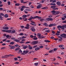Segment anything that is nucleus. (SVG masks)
Here are the masks:
<instances>
[{
  "label": "nucleus",
  "mask_w": 66,
  "mask_h": 66,
  "mask_svg": "<svg viewBox=\"0 0 66 66\" xmlns=\"http://www.w3.org/2000/svg\"><path fill=\"white\" fill-rule=\"evenodd\" d=\"M2 31V32H6L7 33H12V34H13V33H15V32H16V31L15 30H3Z\"/></svg>",
  "instance_id": "obj_1"
},
{
  "label": "nucleus",
  "mask_w": 66,
  "mask_h": 66,
  "mask_svg": "<svg viewBox=\"0 0 66 66\" xmlns=\"http://www.w3.org/2000/svg\"><path fill=\"white\" fill-rule=\"evenodd\" d=\"M52 14L54 15H56V14H59L60 13V11H55V10H53L52 11Z\"/></svg>",
  "instance_id": "obj_2"
},
{
  "label": "nucleus",
  "mask_w": 66,
  "mask_h": 66,
  "mask_svg": "<svg viewBox=\"0 0 66 66\" xmlns=\"http://www.w3.org/2000/svg\"><path fill=\"white\" fill-rule=\"evenodd\" d=\"M13 55L10 54L9 55H6L4 56H3L2 57L3 59H4V58H7V57H9V56H12Z\"/></svg>",
  "instance_id": "obj_3"
},
{
  "label": "nucleus",
  "mask_w": 66,
  "mask_h": 66,
  "mask_svg": "<svg viewBox=\"0 0 66 66\" xmlns=\"http://www.w3.org/2000/svg\"><path fill=\"white\" fill-rule=\"evenodd\" d=\"M60 36L63 38H66V34L65 33H63L62 34H60Z\"/></svg>",
  "instance_id": "obj_4"
},
{
  "label": "nucleus",
  "mask_w": 66,
  "mask_h": 66,
  "mask_svg": "<svg viewBox=\"0 0 66 66\" xmlns=\"http://www.w3.org/2000/svg\"><path fill=\"white\" fill-rule=\"evenodd\" d=\"M9 46L10 47V48L11 49H13L15 48V46H12V45L10 44L9 45Z\"/></svg>",
  "instance_id": "obj_5"
},
{
  "label": "nucleus",
  "mask_w": 66,
  "mask_h": 66,
  "mask_svg": "<svg viewBox=\"0 0 66 66\" xmlns=\"http://www.w3.org/2000/svg\"><path fill=\"white\" fill-rule=\"evenodd\" d=\"M29 8L28 7H26L25 6H22V8L21 9V11H23V8Z\"/></svg>",
  "instance_id": "obj_6"
},
{
  "label": "nucleus",
  "mask_w": 66,
  "mask_h": 66,
  "mask_svg": "<svg viewBox=\"0 0 66 66\" xmlns=\"http://www.w3.org/2000/svg\"><path fill=\"white\" fill-rule=\"evenodd\" d=\"M56 3L57 5L59 6H61V2L60 1H58L56 2Z\"/></svg>",
  "instance_id": "obj_7"
},
{
  "label": "nucleus",
  "mask_w": 66,
  "mask_h": 66,
  "mask_svg": "<svg viewBox=\"0 0 66 66\" xmlns=\"http://www.w3.org/2000/svg\"><path fill=\"white\" fill-rule=\"evenodd\" d=\"M56 26V24L54 23L53 24H50L48 27H52V26Z\"/></svg>",
  "instance_id": "obj_8"
},
{
  "label": "nucleus",
  "mask_w": 66,
  "mask_h": 66,
  "mask_svg": "<svg viewBox=\"0 0 66 66\" xmlns=\"http://www.w3.org/2000/svg\"><path fill=\"white\" fill-rule=\"evenodd\" d=\"M30 30L31 31H32V32H35V29L33 27H32L31 28H30Z\"/></svg>",
  "instance_id": "obj_9"
},
{
  "label": "nucleus",
  "mask_w": 66,
  "mask_h": 66,
  "mask_svg": "<svg viewBox=\"0 0 66 66\" xmlns=\"http://www.w3.org/2000/svg\"><path fill=\"white\" fill-rule=\"evenodd\" d=\"M38 43V42L37 41H34L32 42V43L33 45H35V44H36Z\"/></svg>",
  "instance_id": "obj_10"
},
{
  "label": "nucleus",
  "mask_w": 66,
  "mask_h": 66,
  "mask_svg": "<svg viewBox=\"0 0 66 66\" xmlns=\"http://www.w3.org/2000/svg\"><path fill=\"white\" fill-rule=\"evenodd\" d=\"M3 29L4 30H8L9 29V27H3Z\"/></svg>",
  "instance_id": "obj_11"
},
{
  "label": "nucleus",
  "mask_w": 66,
  "mask_h": 66,
  "mask_svg": "<svg viewBox=\"0 0 66 66\" xmlns=\"http://www.w3.org/2000/svg\"><path fill=\"white\" fill-rule=\"evenodd\" d=\"M26 18H22V19L24 21H27L28 19Z\"/></svg>",
  "instance_id": "obj_12"
},
{
  "label": "nucleus",
  "mask_w": 66,
  "mask_h": 66,
  "mask_svg": "<svg viewBox=\"0 0 66 66\" xmlns=\"http://www.w3.org/2000/svg\"><path fill=\"white\" fill-rule=\"evenodd\" d=\"M28 52H29V51H23V53H25L26 54H27V53H28Z\"/></svg>",
  "instance_id": "obj_13"
},
{
  "label": "nucleus",
  "mask_w": 66,
  "mask_h": 66,
  "mask_svg": "<svg viewBox=\"0 0 66 66\" xmlns=\"http://www.w3.org/2000/svg\"><path fill=\"white\" fill-rule=\"evenodd\" d=\"M41 6H42V5H39L37 6V9H39L41 8Z\"/></svg>",
  "instance_id": "obj_14"
},
{
  "label": "nucleus",
  "mask_w": 66,
  "mask_h": 66,
  "mask_svg": "<svg viewBox=\"0 0 66 66\" xmlns=\"http://www.w3.org/2000/svg\"><path fill=\"white\" fill-rule=\"evenodd\" d=\"M50 5H53V6H56V4L55 3H51Z\"/></svg>",
  "instance_id": "obj_15"
},
{
  "label": "nucleus",
  "mask_w": 66,
  "mask_h": 66,
  "mask_svg": "<svg viewBox=\"0 0 66 66\" xmlns=\"http://www.w3.org/2000/svg\"><path fill=\"white\" fill-rule=\"evenodd\" d=\"M28 48L30 50H32V47L30 46V45H28Z\"/></svg>",
  "instance_id": "obj_16"
},
{
  "label": "nucleus",
  "mask_w": 66,
  "mask_h": 66,
  "mask_svg": "<svg viewBox=\"0 0 66 66\" xmlns=\"http://www.w3.org/2000/svg\"><path fill=\"white\" fill-rule=\"evenodd\" d=\"M44 42L45 43H50V41L47 40H45Z\"/></svg>",
  "instance_id": "obj_17"
},
{
  "label": "nucleus",
  "mask_w": 66,
  "mask_h": 66,
  "mask_svg": "<svg viewBox=\"0 0 66 66\" xmlns=\"http://www.w3.org/2000/svg\"><path fill=\"white\" fill-rule=\"evenodd\" d=\"M45 38V36H43L42 37V36H40V37H38V38L39 39H42L43 38Z\"/></svg>",
  "instance_id": "obj_18"
},
{
  "label": "nucleus",
  "mask_w": 66,
  "mask_h": 66,
  "mask_svg": "<svg viewBox=\"0 0 66 66\" xmlns=\"http://www.w3.org/2000/svg\"><path fill=\"white\" fill-rule=\"evenodd\" d=\"M37 18H38V19H40V20L41 19V17H39V16H35V19Z\"/></svg>",
  "instance_id": "obj_19"
},
{
  "label": "nucleus",
  "mask_w": 66,
  "mask_h": 66,
  "mask_svg": "<svg viewBox=\"0 0 66 66\" xmlns=\"http://www.w3.org/2000/svg\"><path fill=\"white\" fill-rule=\"evenodd\" d=\"M43 25L45 26L46 27H48V25L47 24V23H45L43 24Z\"/></svg>",
  "instance_id": "obj_20"
},
{
  "label": "nucleus",
  "mask_w": 66,
  "mask_h": 66,
  "mask_svg": "<svg viewBox=\"0 0 66 66\" xmlns=\"http://www.w3.org/2000/svg\"><path fill=\"white\" fill-rule=\"evenodd\" d=\"M14 41L16 42H18V43H19V42H20V40L17 39H15L14 40Z\"/></svg>",
  "instance_id": "obj_21"
},
{
  "label": "nucleus",
  "mask_w": 66,
  "mask_h": 66,
  "mask_svg": "<svg viewBox=\"0 0 66 66\" xmlns=\"http://www.w3.org/2000/svg\"><path fill=\"white\" fill-rule=\"evenodd\" d=\"M54 52V51H53V50H51L49 51V53H52L53 52V53H54L53 52Z\"/></svg>",
  "instance_id": "obj_22"
},
{
  "label": "nucleus",
  "mask_w": 66,
  "mask_h": 66,
  "mask_svg": "<svg viewBox=\"0 0 66 66\" xmlns=\"http://www.w3.org/2000/svg\"><path fill=\"white\" fill-rule=\"evenodd\" d=\"M39 49H40V48L39 47H37L35 48V51H37V50H38Z\"/></svg>",
  "instance_id": "obj_23"
},
{
  "label": "nucleus",
  "mask_w": 66,
  "mask_h": 66,
  "mask_svg": "<svg viewBox=\"0 0 66 66\" xmlns=\"http://www.w3.org/2000/svg\"><path fill=\"white\" fill-rule=\"evenodd\" d=\"M27 48H28V46H24L23 47V48H24V49H27Z\"/></svg>",
  "instance_id": "obj_24"
},
{
  "label": "nucleus",
  "mask_w": 66,
  "mask_h": 66,
  "mask_svg": "<svg viewBox=\"0 0 66 66\" xmlns=\"http://www.w3.org/2000/svg\"><path fill=\"white\" fill-rule=\"evenodd\" d=\"M26 10L27 12H29V11H31V9H26Z\"/></svg>",
  "instance_id": "obj_25"
},
{
  "label": "nucleus",
  "mask_w": 66,
  "mask_h": 66,
  "mask_svg": "<svg viewBox=\"0 0 66 66\" xmlns=\"http://www.w3.org/2000/svg\"><path fill=\"white\" fill-rule=\"evenodd\" d=\"M22 17H23V18H26L25 17H27V15H23Z\"/></svg>",
  "instance_id": "obj_26"
},
{
  "label": "nucleus",
  "mask_w": 66,
  "mask_h": 66,
  "mask_svg": "<svg viewBox=\"0 0 66 66\" xmlns=\"http://www.w3.org/2000/svg\"><path fill=\"white\" fill-rule=\"evenodd\" d=\"M8 17H9V15L7 14H6L5 15L4 17L5 18H7Z\"/></svg>",
  "instance_id": "obj_27"
},
{
  "label": "nucleus",
  "mask_w": 66,
  "mask_h": 66,
  "mask_svg": "<svg viewBox=\"0 0 66 66\" xmlns=\"http://www.w3.org/2000/svg\"><path fill=\"white\" fill-rule=\"evenodd\" d=\"M33 39H34V40H37L38 38H37V37H34V38H33Z\"/></svg>",
  "instance_id": "obj_28"
},
{
  "label": "nucleus",
  "mask_w": 66,
  "mask_h": 66,
  "mask_svg": "<svg viewBox=\"0 0 66 66\" xmlns=\"http://www.w3.org/2000/svg\"><path fill=\"white\" fill-rule=\"evenodd\" d=\"M56 7V6H51V8H53V9L54 8H55V7Z\"/></svg>",
  "instance_id": "obj_29"
},
{
  "label": "nucleus",
  "mask_w": 66,
  "mask_h": 66,
  "mask_svg": "<svg viewBox=\"0 0 66 66\" xmlns=\"http://www.w3.org/2000/svg\"><path fill=\"white\" fill-rule=\"evenodd\" d=\"M37 35H38V37H40L41 36V34H40L39 33H38L37 34Z\"/></svg>",
  "instance_id": "obj_30"
},
{
  "label": "nucleus",
  "mask_w": 66,
  "mask_h": 66,
  "mask_svg": "<svg viewBox=\"0 0 66 66\" xmlns=\"http://www.w3.org/2000/svg\"><path fill=\"white\" fill-rule=\"evenodd\" d=\"M30 18H31L32 19H35V16H34V17H33L32 16H31L30 17Z\"/></svg>",
  "instance_id": "obj_31"
},
{
  "label": "nucleus",
  "mask_w": 66,
  "mask_h": 66,
  "mask_svg": "<svg viewBox=\"0 0 66 66\" xmlns=\"http://www.w3.org/2000/svg\"><path fill=\"white\" fill-rule=\"evenodd\" d=\"M15 6H19L20 5V4L19 3H15Z\"/></svg>",
  "instance_id": "obj_32"
},
{
  "label": "nucleus",
  "mask_w": 66,
  "mask_h": 66,
  "mask_svg": "<svg viewBox=\"0 0 66 66\" xmlns=\"http://www.w3.org/2000/svg\"><path fill=\"white\" fill-rule=\"evenodd\" d=\"M19 49H20V48L18 47L15 50V51H18Z\"/></svg>",
  "instance_id": "obj_33"
},
{
  "label": "nucleus",
  "mask_w": 66,
  "mask_h": 66,
  "mask_svg": "<svg viewBox=\"0 0 66 66\" xmlns=\"http://www.w3.org/2000/svg\"><path fill=\"white\" fill-rule=\"evenodd\" d=\"M10 44L11 45H14V42H11L10 43Z\"/></svg>",
  "instance_id": "obj_34"
},
{
  "label": "nucleus",
  "mask_w": 66,
  "mask_h": 66,
  "mask_svg": "<svg viewBox=\"0 0 66 66\" xmlns=\"http://www.w3.org/2000/svg\"><path fill=\"white\" fill-rule=\"evenodd\" d=\"M58 49L57 48H54L53 49L54 51H56Z\"/></svg>",
  "instance_id": "obj_35"
},
{
  "label": "nucleus",
  "mask_w": 66,
  "mask_h": 66,
  "mask_svg": "<svg viewBox=\"0 0 66 66\" xmlns=\"http://www.w3.org/2000/svg\"><path fill=\"white\" fill-rule=\"evenodd\" d=\"M31 43V42L30 41H28L26 42V44H29Z\"/></svg>",
  "instance_id": "obj_36"
},
{
  "label": "nucleus",
  "mask_w": 66,
  "mask_h": 66,
  "mask_svg": "<svg viewBox=\"0 0 66 66\" xmlns=\"http://www.w3.org/2000/svg\"><path fill=\"white\" fill-rule=\"evenodd\" d=\"M64 28V27L63 26H61V28L62 30H64V29H65Z\"/></svg>",
  "instance_id": "obj_37"
},
{
  "label": "nucleus",
  "mask_w": 66,
  "mask_h": 66,
  "mask_svg": "<svg viewBox=\"0 0 66 66\" xmlns=\"http://www.w3.org/2000/svg\"><path fill=\"white\" fill-rule=\"evenodd\" d=\"M50 30H45V32H48V33H49V32H50Z\"/></svg>",
  "instance_id": "obj_38"
},
{
  "label": "nucleus",
  "mask_w": 66,
  "mask_h": 66,
  "mask_svg": "<svg viewBox=\"0 0 66 66\" xmlns=\"http://www.w3.org/2000/svg\"><path fill=\"white\" fill-rule=\"evenodd\" d=\"M64 46V45H60L59 46V47H63Z\"/></svg>",
  "instance_id": "obj_39"
},
{
  "label": "nucleus",
  "mask_w": 66,
  "mask_h": 66,
  "mask_svg": "<svg viewBox=\"0 0 66 66\" xmlns=\"http://www.w3.org/2000/svg\"><path fill=\"white\" fill-rule=\"evenodd\" d=\"M0 20H3V17L1 15L0 16Z\"/></svg>",
  "instance_id": "obj_40"
},
{
  "label": "nucleus",
  "mask_w": 66,
  "mask_h": 66,
  "mask_svg": "<svg viewBox=\"0 0 66 66\" xmlns=\"http://www.w3.org/2000/svg\"><path fill=\"white\" fill-rule=\"evenodd\" d=\"M57 27L58 29H60V28H61V26H58Z\"/></svg>",
  "instance_id": "obj_41"
},
{
  "label": "nucleus",
  "mask_w": 66,
  "mask_h": 66,
  "mask_svg": "<svg viewBox=\"0 0 66 66\" xmlns=\"http://www.w3.org/2000/svg\"><path fill=\"white\" fill-rule=\"evenodd\" d=\"M38 47V46L36 45L33 46V48H36V47Z\"/></svg>",
  "instance_id": "obj_42"
},
{
  "label": "nucleus",
  "mask_w": 66,
  "mask_h": 66,
  "mask_svg": "<svg viewBox=\"0 0 66 66\" xmlns=\"http://www.w3.org/2000/svg\"><path fill=\"white\" fill-rule=\"evenodd\" d=\"M38 63H35L34 64V65H35V66H37L38 65Z\"/></svg>",
  "instance_id": "obj_43"
},
{
  "label": "nucleus",
  "mask_w": 66,
  "mask_h": 66,
  "mask_svg": "<svg viewBox=\"0 0 66 66\" xmlns=\"http://www.w3.org/2000/svg\"><path fill=\"white\" fill-rule=\"evenodd\" d=\"M56 2V0H53V1L52 2V3H55Z\"/></svg>",
  "instance_id": "obj_44"
},
{
  "label": "nucleus",
  "mask_w": 66,
  "mask_h": 66,
  "mask_svg": "<svg viewBox=\"0 0 66 66\" xmlns=\"http://www.w3.org/2000/svg\"><path fill=\"white\" fill-rule=\"evenodd\" d=\"M44 19H40V21H41V22H43V21H44Z\"/></svg>",
  "instance_id": "obj_45"
},
{
  "label": "nucleus",
  "mask_w": 66,
  "mask_h": 66,
  "mask_svg": "<svg viewBox=\"0 0 66 66\" xmlns=\"http://www.w3.org/2000/svg\"><path fill=\"white\" fill-rule=\"evenodd\" d=\"M30 37H31V38H32L33 37H34V36H33V35H30Z\"/></svg>",
  "instance_id": "obj_46"
},
{
  "label": "nucleus",
  "mask_w": 66,
  "mask_h": 66,
  "mask_svg": "<svg viewBox=\"0 0 66 66\" xmlns=\"http://www.w3.org/2000/svg\"><path fill=\"white\" fill-rule=\"evenodd\" d=\"M30 24H31V25H33V26H36V24H33L32 23H30Z\"/></svg>",
  "instance_id": "obj_47"
},
{
  "label": "nucleus",
  "mask_w": 66,
  "mask_h": 66,
  "mask_svg": "<svg viewBox=\"0 0 66 66\" xmlns=\"http://www.w3.org/2000/svg\"><path fill=\"white\" fill-rule=\"evenodd\" d=\"M19 35H21L22 36L23 35V33H21L19 34Z\"/></svg>",
  "instance_id": "obj_48"
},
{
  "label": "nucleus",
  "mask_w": 66,
  "mask_h": 66,
  "mask_svg": "<svg viewBox=\"0 0 66 66\" xmlns=\"http://www.w3.org/2000/svg\"><path fill=\"white\" fill-rule=\"evenodd\" d=\"M30 7L31 8H32V9H33L34 7V6H33L32 5H31L30 6Z\"/></svg>",
  "instance_id": "obj_49"
},
{
  "label": "nucleus",
  "mask_w": 66,
  "mask_h": 66,
  "mask_svg": "<svg viewBox=\"0 0 66 66\" xmlns=\"http://www.w3.org/2000/svg\"><path fill=\"white\" fill-rule=\"evenodd\" d=\"M54 64L55 65H58V64H59V63L58 62L54 63Z\"/></svg>",
  "instance_id": "obj_50"
},
{
  "label": "nucleus",
  "mask_w": 66,
  "mask_h": 66,
  "mask_svg": "<svg viewBox=\"0 0 66 66\" xmlns=\"http://www.w3.org/2000/svg\"><path fill=\"white\" fill-rule=\"evenodd\" d=\"M7 3H8V5H10L11 4V2H9V1Z\"/></svg>",
  "instance_id": "obj_51"
},
{
  "label": "nucleus",
  "mask_w": 66,
  "mask_h": 66,
  "mask_svg": "<svg viewBox=\"0 0 66 66\" xmlns=\"http://www.w3.org/2000/svg\"><path fill=\"white\" fill-rule=\"evenodd\" d=\"M45 49L46 50H49V48L48 47H45Z\"/></svg>",
  "instance_id": "obj_52"
},
{
  "label": "nucleus",
  "mask_w": 66,
  "mask_h": 66,
  "mask_svg": "<svg viewBox=\"0 0 66 66\" xmlns=\"http://www.w3.org/2000/svg\"><path fill=\"white\" fill-rule=\"evenodd\" d=\"M14 64H19V63L18 62H16L14 63Z\"/></svg>",
  "instance_id": "obj_53"
},
{
  "label": "nucleus",
  "mask_w": 66,
  "mask_h": 66,
  "mask_svg": "<svg viewBox=\"0 0 66 66\" xmlns=\"http://www.w3.org/2000/svg\"><path fill=\"white\" fill-rule=\"evenodd\" d=\"M0 15H1V16H4V14L3 13H0Z\"/></svg>",
  "instance_id": "obj_54"
},
{
  "label": "nucleus",
  "mask_w": 66,
  "mask_h": 66,
  "mask_svg": "<svg viewBox=\"0 0 66 66\" xmlns=\"http://www.w3.org/2000/svg\"><path fill=\"white\" fill-rule=\"evenodd\" d=\"M52 21V20H53V19L52 18H49V21Z\"/></svg>",
  "instance_id": "obj_55"
},
{
  "label": "nucleus",
  "mask_w": 66,
  "mask_h": 66,
  "mask_svg": "<svg viewBox=\"0 0 66 66\" xmlns=\"http://www.w3.org/2000/svg\"><path fill=\"white\" fill-rule=\"evenodd\" d=\"M31 23H35V22H34L33 21H31Z\"/></svg>",
  "instance_id": "obj_56"
},
{
  "label": "nucleus",
  "mask_w": 66,
  "mask_h": 66,
  "mask_svg": "<svg viewBox=\"0 0 66 66\" xmlns=\"http://www.w3.org/2000/svg\"><path fill=\"white\" fill-rule=\"evenodd\" d=\"M9 36H10V35H6V37L7 38H9Z\"/></svg>",
  "instance_id": "obj_57"
},
{
  "label": "nucleus",
  "mask_w": 66,
  "mask_h": 66,
  "mask_svg": "<svg viewBox=\"0 0 66 66\" xmlns=\"http://www.w3.org/2000/svg\"><path fill=\"white\" fill-rule=\"evenodd\" d=\"M20 27L21 28H22V29H23V28H24V26H21Z\"/></svg>",
  "instance_id": "obj_58"
},
{
  "label": "nucleus",
  "mask_w": 66,
  "mask_h": 66,
  "mask_svg": "<svg viewBox=\"0 0 66 66\" xmlns=\"http://www.w3.org/2000/svg\"><path fill=\"white\" fill-rule=\"evenodd\" d=\"M19 51L21 53H22V51H21V50H19Z\"/></svg>",
  "instance_id": "obj_59"
},
{
  "label": "nucleus",
  "mask_w": 66,
  "mask_h": 66,
  "mask_svg": "<svg viewBox=\"0 0 66 66\" xmlns=\"http://www.w3.org/2000/svg\"><path fill=\"white\" fill-rule=\"evenodd\" d=\"M62 20H64L65 19V18L62 17Z\"/></svg>",
  "instance_id": "obj_60"
},
{
  "label": "nucleus",
  "mask_w": 66,
  "mask_h": 66,
  "mask_svg": "<svg viewBox=\"0 0 66 66\" xmlns=\"http://www.w3.org/2000/svg\"><path fill=\"white\" fill-rule=\"evenodd\" d=\"M25 29H29V28L28 27H25Z\"/></svg>",
  "instance_id": "obj_61"
},
{
  "label": "nucleus",
  "mask_w": 66,
  "mask_h": 66,
  "mask_svg": "<svg viewBox=\"0 0 66 66\" xmlns=\"http://www.w3.org/2000/svg\"><path fill=\"white\" fill-rule=\"evenodd\" d=\"M18 44H16L14 46L15 47H18Z\"/></svg>",
  "instance_id": "obj_62"
},
{
  "label": "nucleus",
  "mask_w": 66,
  "mask_h": 66,
  "mask_svg": "<svg viewBox=\"0 0 66 66\" xmlns=\"http://www.w3.org/2000/svg\"><path fill=\"white\" fill-rule=\"evenodd\" d=\"M21 3H23V0H21Z\"/></svg>",
  "instance_id": "obj_63"
},
{
  "label": "nucleus",
  "mask_w": 66,
  "mask_h": 66,
  "mask_svg": "<svg viewBox=\"0 0 66 66\" xmlns=\"http://www.w3.org/2000/svg\"><path fill=\"white\" fill-rule=\"evenodd\" d=\"M62 23H66V20H65L63 21Z\"/></svg>",
  "instance_id": "obj_64"
}]
</instances>
